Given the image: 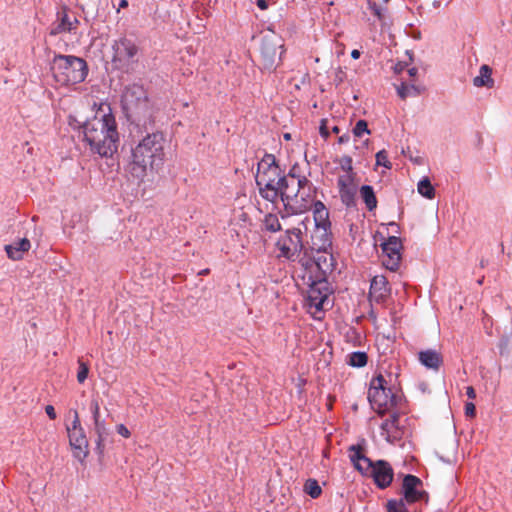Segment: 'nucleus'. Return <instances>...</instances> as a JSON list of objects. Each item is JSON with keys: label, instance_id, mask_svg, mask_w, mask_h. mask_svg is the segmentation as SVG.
Returning <instances> with one entry per match:
<instances>
[{"label": "nucleus", "instance_id": "obj_50", "mask_svg": "<svg viewBox=\"0 0 512 512\" xmlns=\"http://www.w3.org/2000/svg\"><path fill=\"white\" fill-rule=\"evenodd\" d=\"M209 273V269H204L201 272H199V275H206Z\"/></svg>", "mask_w": 512, "mask_h": 512}, {"label": "nucleus", "instance_id": "obj_4", "mask_svg": "<svg viewBox=\"0 0 512 512\" xmlns=\"http://www.w3.org/2000/svg\"><path fill=\"white\" fill-rule=\"evenodd\" d=\"M255 181L261 197L275 203L283 191V188H287L288 182L290 181V173L288 175H282L281 168L276 163L275 156L265 154L258 163Z\"/></svg>", "mask_w": 512, "mask_h": 512}, {"label": "nucleus", "instance_id": "obj_21", "mask_svg": "<svg viewBox=\"0 0 512 512\" xmlns=\"http://www.w3.org/2000/svg\"><path fill=\"white\" fill-rule=\"evenodd\" d=\"M390 293L388 281L383 275H376L371 280L370 297L377 302L383 301Z\"/></svg>", "mask_w": 512, "mask_h": 512}, {"label": "nucleus", "instance_id": "obj_13", "mask_svg": "<svg viewBox=\"0 0 512 512\" xmlns=\"http://www.w3.org/2000/svg\"><path fill=\"white\" fill-rule=\"evenodd\" d=\"M312 208L316 233H318L322 239V243L318 246V250H320L324 249L325 246L329 244L328 236L331 227V222L329 220V211L321 201L315 202Z\"/></svg>", "mask_w": 512, "mask_h": 512}, {"label": "nucleus", "instance_id": "obj_11", "mask_svg": "<svg viewBox=\"0 0 512 512\" xmlns=\"http://www.w3.org/2000/svg\"><path fill=\"white\" fill-rule=\"evenodd\" d=\"M381 247L383 265L391 271H396L399 268L402 257L401 239L396 236H390L384 243H382Z\"/></svg>", "mask_w": 512, "mask_h": 512}, {"label": "nucleus", "instance_id": "obj_39", "mask_svg": "<svg viewBox=\"0 0 512 512\" xmlns=\"http://www.w3.org/2000/svg\"><path fill=\"white\" fill-rule=\"evenodd\" d=\"M327 123H328V121H327L326 119H322L321 124H320V127H319L320 135H321L324 139H327V138L329 137V135H330V132H329V129H328Z\"/></svg>", "mask_w": 512, "mask_h": 512}, {"label": "nucleus", "instance_id": "obj_7", "mask_svg": "<svg viewBox=\"0 0 512 512\" xmlns=\"http://www.w3.org/2000/svg\"><path fill=\"white\" fill-rule=\"evenodd\" d=\"M122 105L130 117L141 121L151 117L152 106L142 85L132 84L125 88Z\"/></svg>", "mask_w": 512, "mask_h": 512}, {"label": "nucleus", "instance_id": "obj_38", "mask_svg": "<svg viewBox=\"0 0 512 512\" xmlns=\"http://www.w3.org/2000/svg\"><path fill=\"white\" fill-rule=\"evenodd\" d=\"M90 411L93 416V421L102 419L100 415V403L97 398H92L90 402Z\"/></svg>", "mask_w": 512, "mask_h": 512}, {"label": "nucleus", "instance_id": "obj_35", "mask_svg": "<svg viewBox=\"0 0 512 512\" xmlns=\"http://www.w3.org/2000/svg\"><path fill=\"white\" fill-rule=\"evenodd\" d=\"M370 134V130L368 129V124L365 120H359L356 122L353 128V134L356 137H361L363 134Z\"/></svg>", "mask_w": 512, "mask_h": 512}, {"label": "nucleus", "instance_id": "obj_31", "mask_svg": "<svg viewBox=\"0 0 512 512\" xmlns=\"http://www.w3.org/2000/svg\"><path fill=\"white\" fill-rule=\"evenodd\" d=\"M367 354L365 352H353L349 355L348 363L353 367H363L367 364Z\"/></svg>", "mask_w": 512, "mask_h": 512}, {"label": "nucleus", "instance_id": "obj_9", "mask_svg": "<svg viewBox=\"0 0 512 512\" xmlns=\"http://www.w3.org/2000/svg\"><path fill=\"white\" fill-rule=\"evenodd\" d=\"M307 281L309 283L307 292L309 309H314L315 312L325 310L330 303L328 283L325 280V275H317L315 278Z\"/></svg>", "mask_w": 512, "mask_h": 512}, {"label": "nucleus", "instance_id": "obj_40", "mask_svg": "<svg viewBox=\"0 0 512 512\" xmlns=\"http://www.w3.org/2000/svg\"><path fill=\"white\" fill-rule=\"evenodd\" d=\"M465 415L467 417L473 418L476 415V408L472 402H467L465 404Z\"/></svg>", "mask_w": 512, "mask_h": 512}, {"label": "nucleus", "instance_id": "obj_37", "mask_svg": "<svg viewBox=\"0 0 512 512\" xmlns=\"http://www.w3.org/2000/svg\"><path fill=\"white\" fill-rule=\"evenodd\" d=\"M376 164L384 166L385 168H391V162L388 160V154L385 150H381L376 154Z\"/></svg>", "mask_w": 512, "mask_h": 512}, {"label": "nucleus", "instance_id": "obj_18", "mask_svg": "<svg viewBox=\"0 0 512 512\" xmlns=\"http://www.w3.org/2000/svg\"><path fill=\"white\" fill-rule=\"evenodd\" d=\"M350 460L353 463L354 467L363 475H369L371 470L374 467V462H372L368 457L363 454L362 447L357 445H353L349 448Z\"/></svg>", "mask_w": 512, "mask_h": 512}, {"label": "nucleus", "instance_id": "obj_44", "mask_svg": "<svg viewBox=\"0 0 512 512\" xmlns=\"http://www.w3.org/2000/svg\"><path fill=\"white\" fill-rule=\"evenodd\" d=\"M256 4L261 10H266L268 8L267 0H256Z\"/></svg>", "mask_w": 512, "mask_h": 512}, {"label": "nucleus", "instance_id": "obj_49", "mask_svg": "<svg viewBox=\"0 0 512 512\" xmlns=\"http://www.w3.org/2000/svg\"><path fill=\"white\" fill-rule=\"evenodd\" d=\"M339 131H340V130H339V127H338V126H333V127H332V132H333V133L338 134V133H339Z\"/></svg>", "mask_w": 512, "mask_h": 512}, {"label": "nucleus", "instance_id": "obj_45", "mask_svg": "<svg viewBox=\"0 0 512 512\" xmlns=\"http://www.w3.org/2000/svg\"><path fill=\"white\" fill-rule=\"evenodd\" d=\"M128 1L127 0H120L119 2V8H118V12L120 9H124V8H127L128 7Z\"/></svg>", "mask_w": 512, "mask_h": 512}, {"label": "nucleus", "instance_id": "obj_12", "mask_svg": "<svg viewBox=\"0 0 512 512\" xmlns=\"http://www.w3.org/2000/svg\"><path fill=\"white\" fill-rule=\"evenodd\" d=\"M331 255H319L317 258L302 257L299 263L304 269L303 279L311 280L317 275H326L331 267Z\"/></svg>", "mask_w": 512, "mask_h": 512}, {"label": "nucleus", "instance_id": "obj_15", "mask_svg": "<svg viewBox=\"0 0 512 512\" xmlns=\"http://www.w3.org/2000/svg\"><path fill=\"white\" fill-rule=\"evenodd\" d=\"M337 187L341 202L346 207H353L356 204L358 181L356 175L339 174Z\"/></svg>", "mask_w": 512, "mask_h": 512}, {"label": "nucleus", "instance_id": "obj_23", "mask_svg": "<svg viewBox=\"0 0 512 512\" xmlns=\"http://www.w3.org/2000/svg\"><path fill=\"white\" fill-rule=\"evenodd\" d=\"M418 358L422 365L433 370H438L443 363L441 354L432 349L419 352Z\"/></svg>", "mask_w": 512, "mask_h": 512}, {"label": "nucleus", "instance_id": "obj_33", "mask_svg": "<svg viewBox=\"0 0 512 512\" xmlns=\"http://www.w3.org/2000/svg\"><path fill=\"white\" fill-rule=\"evenodd\" d=\"M397 93L401 99H406L408 96L418 95V90L414 85L408 86L405 83H402L397 87Z\"/></svg>", "mask_w": 512, "mask_h": 512}, {"label": "nucleus", "instance_id": "obj_16", "mask_svg": "<svg viewBox=\"0 0 512 512\" xmlns=\"http://www.w3.org/2000/svg\"><path fill=\"white\" fill-rule=\"evenodd\" d=\"M369 476L373 478L375 484L380 489H385L391 484L394 473L388 462L384 460H378L375 462Z\"/></svg>", "mask_w": 512, "mask_h": 512}, {"label": "nucleus", "instance_id": "obj_34", "mask_svg": "<svg viewBox=\"0 0 512 512\" xmlns=\"http://www.w3.org/2000/svg\"><path fill=\"white\" fill-rule=\"evenodd\" d=\"M406 504L403 499L389 500L386 505L387 512H408Z\"/></svg>", "mask_w": 512, "mask_h": 512}, {"label": "nucleus", "instance_id": "obj_3", "mask_svg": "<svg viewBox=\"0 0 512 512\" xmlns=\"http://www.w3.org/2000/svg\"><path fill=\"white\" fill-rule=\"evenodd\" d=\"M295 167L290 170L287 188L279 195L287 215L302 214L310 210L317 202V188L305 176H296Z\"/></svg>", "mask_w": 512, "mask_h": 512}, {"label": "nucleus", "instance_id": "obj_25", "mask_svg": "<svg viewBox=\"0 0 512 512\" xmlns=\"http://www.w3.org/2000/svg\"><path fill=\"white\" fill-rule=\"evenodd\" d=\"M473 84L476 87L492 88L494 86L492 69L486 64L482 65L479 70V75L473 79Z\"/></svg>", "mask_w": 512, "mask_h": 512}, {"label": "nucleus", "instance_id": "obj_1", "mask_svg": "<svg viewBox=\"0 0 512 512\" xmlns=\"http://www.w3.org/2000/svg\"><path fill=\"white\" fill-rule=\"evenodd\" d=\"M85 141L92 152L102 157L112 156L118 148L119 133L115 116L107 105L101 106L94 117L84 126Z\"/></svg>", "mask_w": 512, "mask_h": 512}, {"label": "nucleus", "instance_id": "obj_22", "mask_svg": "<svg viewBox=\"0 0 512 512\" xmlns=\"http://www.w3.org/2000/svg\"><path fill=\"white\" fill-rule=\"evenodd\" d=\"M31 247V243L27 238H22L12 244L5 246L7 256L16 261L23 258V254L28 252Z\"/></svg>", "mask_w": 512, "mask_h": 512}, {"label": "nucleus", "instance_id": "obj_52", "mask_svg": "<svg viewBox=\"0 0 512 512\" xmlns=\"http://www.w3.org/2000/svg\"><path fill=\"white\" fill-rule=\"evenodd\" d=\"M285 138H286V139H289V138H290V135H289V134H286V135H285Z\"/></svg>", "mask_w": 512, "mask_h": 512}, {"label": "nucleus", "instance_id": "obj_2", "mask_svg": "<svg viewBox=\"0 0 512 512\" xmlns=\"http://www.w3.org/2000/svg\"><path fill=\"white\" fill-rule=\"evenodd\" d=\"M165 137L156 132L145 136L132 150L128 171L132 178L143 182L146 177L158 171L165 160Z\"/></svg>", "mask_w": 512, "mask_h": 512}, {"label": "nucleus", "instance_id": "obj_36", "mask_svg": "<svg viewBox=\"0 0 512 512\" xmlns=\"http://www.w3.org/2000/svg\"><path fill=\"white\" fill-rule=\"evenodd\" d=\"M78 363L79 369L77 373V380L79 383H84L88 377L89 367L86 363L82 362L81 360H79Z\"/></svg>", "mask_w": 512, "mask_h": 512}, {"label": "nucleus", "instance_id": "obj_41", "mask_svg": "<svg viewBox=\"0 0 512 512\" xmlns=\"http://www.w3.org/2000/svg\"><path fill=\"white\" fill-rule=\"evenodd\" d=\"M116 431L118 434H120L124 438H129L131 436V432L124 424H118L116 426Z\"/></svg>", "mask_w": 512, "mask_h": 512}, {"label": "nucleus", "instance_id": "obj_46", "mask_svg": "<svg viewBox=\"0 0 512 512\" xmlns=\"http://www.w3.org/2000/svg\"><path fill=\"white\" fill-rule=\"evenodd\" d=\"M351 57L355 60L358 59L360 57V51L357 49L352 50Z\"/></svg>", "mask_w": 512, "mask_h": 512}, {"label": "nucleus", "instance_id": "obj_5", "mask_svg": "<svg viewBox=\"0 0 512 512\" xmlns=\"http://www.w3.org/2000/svg\"><path fill=\"white\" fill-rule=\"evenodd\" d=\"M51 71L56 83L68 86L84 81L88 68L85 60L72 55H57L54 57Z\"/></svg>", "mask_w": 512, "mask_h": 512}, {"label": "nucleus", "instance_id": "obj_8", "mask_svg": "<svg viewBox=\"0 0 512 512\" xmlns=\"http://www.w3.org/2000/svg\"><path fill=\"white\" fill-rule=\"evenodd\" d=\"M68 416L72 418L70 424H66V431L73 455L83 462L89 454V443L85 431L81 425L79 413L76 409H70Z\"/></svg>", "mask_w": 512, "mask_h": 512}, {"label": "nucleus", "instance_id": "obj_14", "mask_svg": "<svg viewBox=\"0 0 512 512\" xmlns=\"http://www.w3.org/2000/svg\"><path fill=\"white\" fill-rule=\"evenodd\" d=\"M423 483L417 476L408 474L404 477L402 483L403 500L407 504H412L421 500L428 501V493L423 490Z\"/></svg>", "mask_w": 512, "mask_h": 512}, {"label": "nucleus", "instance_id": "obj_43", "mask_svg": "<svg viewBox=\"0 0 512 512\" xmlns=\"http://www.w3.org/2000/svg\"><path fill=\"white\" fill-rule=\"evenodd\" d=\"M466 395L469 399H474L476 397L475 389L472 386H468L466 388Z\"/></svg>", "mask_w": 512, "mask_h": 512}, {"label": "nucleus", "instance_id": "obj_30", "mask_svg": "<svg viewBox=\"0 0 512 512\" xmlns=\"http://www.w3.org/2000/svg\"><path fill=\"white\" fill-rule=\"evenodd\" d=\"M304 491L313 499L318 498L322 493V488L315 479H308L304 484Z\"/></svg>", "mask_w": 512, "mask_h": 512}, {"label": "nucleus", "instance_id": "obj_17", "mask_svg": "<svg viewBox=\"0 0 512 512\" xmlns=\"http://www.w3.org/2000/svg\"><path fill=\"white\" fill-rule=\"evenodd\" d=\"M278 45L272 40L262 39L260 46V57L263 69L272 70L276 67L278 56Z\"/></svg>", "mask_w": 512, "mask_h": 512}, {"label": "nucleus", "instance_id": "obj_27", "mask_svg": "<svg viewBox=\"0 0 512 512\" xmlns=\"http://www.w3.org/2000/svg\"><path fill=\"white\" fill-rule=\"evenodd\" d=\"M360 197L369 211H373L377 207V198L374 189L370 185H363L360 190Z\"/></svg>", "mask_w": 512, "mask_h": 512}, {"label": "nucleus", "instance_id": "obj_19", "mask_svg": "<svg viewBox=\"0 0 512 512\" xmlns=\"http://www.w3.org/2000/svg\"><path fill=\"white\" fill-rule=\"evenodd\" d=\"M79 21L76 17L71 18L68 15L67 8L64 7L62 11L57 14V21L54 24L51 35H58L62 33L72 32L76 30Z\"/></svg>", "mask_w": 512, "mask_h": 512}, {"label": "nucleus", "instance_id": "obj_26", "mask_svg": "<svg viewBox=\"0 0 512 512\" xmlns=\"http://www.w3.org/2000/svg\"><path fill=\"white\" fill-rule=\"evenodd\" d=\"M94 422V430L97 434V440H96V450L98 454H103L104 452V442L108 435V430L106 427V423L103 419H98L93 421Z\"/></svg>", "mask_w": 512, "mask_h": 512}, {"label": "nucleus", "instance_id": "obj_47", "mask_svg": "<svg viewBox=\"0 0 512 512\" xmlns=\"http://www.w3.org/2000/svg\"><path fill=\"white\" fill-rule=\"evenodd\" d=\"M348 141H349V136L348 135H342L338 139L339 143H345V142H348Z\"/></svg>", "mask_w": 512, "mask_h": 512}, {"label": "nucleus", "instance_id": "obj_6", "mask_svg": "<svg viewBox=\"0 0 512 512\" xmlns=\"http://www.w3.org/2000/svg\"><path fill=\"white\" fill-rule=\"evenodd\" d=\"M368 400L372 409L380 416L394 411L401 401V397L387 387V381L379 374L370 382Z\"/></svg>", "mask_w": 512, "mask_h": 512}, {"label": "nucleus", "instance_id": "obj_10", "mask_svg": "<svg viewBox=\"0 0 512 512\" xmlns=\"http://www.w3.org/2000/svg\"><path fill=\"white\" fill-rule=\"evenodd\" d=\"M276 247L279 250L278 258L290 261L298 259L303 249L301 230L298 228L287 230L276 242Z\"/></svg>", "mask_w": 512, "mask_h": 512}, {"label": "nucleus", "instance_id": "obj_20", "mask_svg": "<svg viewBox=\"0 0 512 512\" xmlns=\"http://www.w3.org/2000/svg\"><path fill=\"white\" fill-rule=\"evenodd\" d=\"M115 57L119 60H132L138 54V46L130 39L122 38L116 42Z\"/></svg>", "mask_w": 512, "mask_h": 512}, {"label": "nucleus", "instance_id": "obj_29", "mask_svg": "<svg viewBox=\"0 0 512 512\" xmlns=\"http://www.w3.org/2000/svg\"><path fill=\"white\" fill-rule=\"evenodd\" d=\"M264 228L269 232H278L281 230V224L275 214L269 213L265 215L263 220Z\"/></svg>", "mask_w": 512, "mask_h": 512}, {"label": "nucleus", "instance_id": "obj_48", "mask_svg": "<svg viewBox=\"0 0 512 512\" xmlns=\"http://www.w3.org/2000/svg\"><path fill=\"white\" fill-rule=\"evenodd\" d=\"M408 73H409V75H410L411 77H414V76L416 75V73H417V69H416V68H410V69L408 70Z\"/></svg>", "mask_w": 512, "mask_h": 512}, {"label": "nucleus", "instance_id": "obj_24", "mask_svg": "<svg viewBox=\"0 0 512 512\" xmlns=\"http://www.w3.org/2000/svg\"><path fill=\"white\" fill-rule=\"evenodd\" d=\"M390 417L386 419L381 424V430H382V436L385 437L387 441H390L391 438L397 437V431H398V421H399V413L392 411L389 412Z\"/></svg>", "mask_w": 512, "mask_h": 512}, {"label": "nucleus", "instance_id": "obj_28", "mask_svg": "<svg viewBox=\"0 0 512 512\" xmlns=\"http://www.w3.org/2000/svg\"><path fill=\"white\" fill-rule=\"evenodd\" d=\"M417 189L418 192L427 199H432L435 196V189L428 178L420 180Z\"/></svg>", "mask_w": 512, "mask_h": 512}, {"label": "nucleus", "instance_id": "obj_42", "mask_svg": "<svg viewBox=\"0 0 512 512\" xmlns=\"http://www.w3.org/2000/svg\"><path fill=\"white\" fill-rule=\"evenodd\" d=\"M45 412L47 414V416L51 419V420H55L57 418V414H56V411H55V408L54 406L52 405H47L45 407Z\"/></svg>", "mask_w": 512, "mask_h": 512}, {"label": "nucleus", "instance_id": "obj_32", "mask_svg": "<svg viewBox=\"0 0 512 512\" xmlns=\"http://www.w3.org/2000/svg\"><path fill=\"white\" fill-rule=\"evenodd\" d=\"M338 163L341 169L340 174L356 175V173L353 171L352 158L350 156H342L338 160Z\"/></svg>", "mask_w": 512, "mask_h": 512}, {"label": "nucleus", "instance_id": "obj_51", "mask_svg": "<svg viewBox=\"0 0 512 512\" xmlns=\"http://www.w3.org/2000/svg\"><path fill=\"white\" fill-rule=\"evenodd\" d=\"M375 14H376L378 17H380V12H379V10H378V9H376V10H375Z\"/></svg>", "mask_w": 512, "mask_h": 512}]
</instances>
